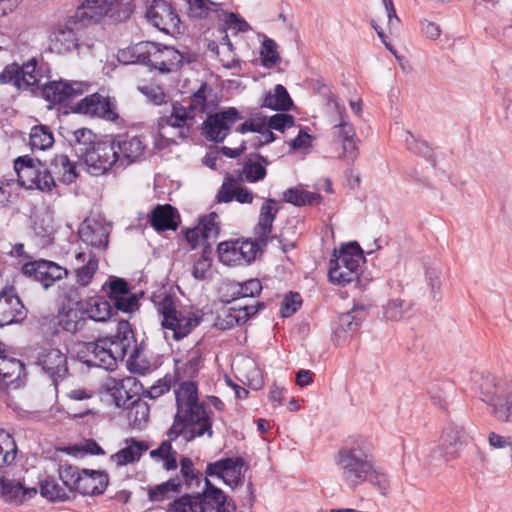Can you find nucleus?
I'll return each instance as SVG.
<instances>
[{
    "mask_svg": "<svg viewBox=\"0 0 512 512\" xmlns=\"http://www.w3.org/2000/svg\"><path fill=\"white\" fill-rule=\"evenodd\" d=\"M489 444L495 449H508L512 456V439L509 436H501L491 432L488 437Z\"/></svg>",
    "mask_w": 512,
    "mask_h": 512,
    "instance_id": "64",
    "label": "nucleus"
},
{
    "mask_svg": "<svg viewBox=\"0 0 512 512\" xmlns=\"http://www.w3.org/2000/svg\"><path fill=\"white\" fill-rule=\"evenodd\" d=\"M14 169L17 173L18 183L26 189L37 188L45 191L42 187L44 180V167L40 161H34L28 156L18 157L14 162Z\"/></svg>",
    "mask_w": 512,
    "mask_h": 512,
    "instance_id": "21",
    "label": "nucleus"
},
{
    "mask_svg": "<svg viewBox=\"0 0 512 512\" xmlns=\"http://www.w3.org/2000/svg\"><path fill=\"white\" fill-rule=\"evenodd\" d=\"M278 211L279 207L277 202L272 198L266 199L260 207L258 222L254 228L258 243L263 245L267 244Z\"/></svg>",
    "mask_w": 512,
    "mask_h": 512,
    "instance_id": "30",
    "label": "nucleus"
},
{
    "mask_svg": "<svg viewBox=\"0 0 512 512\" xmlns=\"http://www.w3.org/2000/svg\"><path fill=\"white\" fill-rule=\"evenodd\" d=\"M238 131L242 134L247 132L258 133L257 142L255 143V145L258 146L267 145L275 140V135L266 125L265 119H251L246 121L239 126Z\"/></svg>",
    "mask_w": 512,
    "mask_h": 512,
    "instance_id": "39",
    "label": "nucleus"
},
{
    "mask_svg": "<svg viewBox=\"0 0 512 512\" xmlns=\"http://www.w3.org/2000/svg\"><path fill=\"white\" fill-rule=\"evenodd\" d=\"M54 137L50 129L44 125L34 126L30 132L29 144L31 149L44 151L52 147Z\"/></svg>",
    "mask_w": 512,
    "mask_h": 512,
    "instance_id": "42",
    "label": "nucleus"
},
{
    "mask_svg": "<svg viewBox=\"0 0 512 512\" xmlns=\"http://www.w3.org/2000/svg\"><path fill=\"white\" fill-rule=\"evenodd\" d=\"M226 28L236 32H246L250 29L249 24L239 15L228 13L225 19Z\"/></svg>",
    "mask_w": 512,
    "mask_h": 512,
    "instance_id": "62",
    "label": "nucleus"
},
{
    "mask_svg": "<svg viewBox=\"0 0 512 512\" xmlns=\"http://www.w3.org/2000/svg\"><path fill=\"white\" fill-rule=\"evenodd\" d=\"M75 261V282L80 287H87L98 271L99 259L92 251H80L75 254Z\"/></svg>",
    "mask_w": 512,
    "mask_h": 512,
    "instance_id": "28",
    "label": "nucleus"
},
{
    "mask_svg": "<svg viewBox=\"0 0 512 512\" xmlns=\"http://www.w3.org/2000/svg\"><path fill=\"white\" fill-rule=\"evenodd\" d=\"M147 19L160 31L172 34L179 30L180 18L171 4L154 0L146 12Z\"/></svg>",
    "mask_w": 512,
    "mask_h": 512,
    "instance_id": "17",
    "label": "nucleus"
},
{
    "mask_svg": "<svg viewBox=\"0 0 512 512\" xmlns=\"http://www.w3.org/2000/svg\"><path fill=\"white\" fill-rule=\"evenodd\" d=\"M405 143L411 152L421 155L423 157H429L431 154V149L429 146L416 137H414L409 131L405 132Z\"/></svg>",
    "mask_w": 512,
    "mask_h": 512,
    "instance_id": "57",
    "label": "nucleus"
},
{
    "mask_svg": "<svg viewBox=\"0 0 512 512\" xmlns=\"http://www.w3.org/2000/svg\"><path fill=\"white\" fill-rule=\"evenodd\" d=\"M77 176L76 165L70 161L67 155L58 154L51 159L48 167H44L42 187L45 192H50L57 186V182L70 184Z\"/></svg>",
    "mask_w": 512,
    "mask_h": 512,
    "instance_id": "14",
    "label": "nucleus"
},
{
    "mask_svg": "<svg viewBox=\"0 0 512 512\" xmlns=\"http://www.w3.org/2000/svg\"><path fill=\"white\" fill-rule=\"evenodd\" d=\"M220 232L219 216L215 212L203 216L198 225L186 232V240L192 248L202 247L210 250L211 244L216 240Z\"/></svg>",
    "mask_w": 512,
    "mask_h": 512,
    "instance_id": "16",
    "label": "nucleus"
},
{
    "mask_svg": "<svg viewBox=\"0 0 512 512\" xmlns=\"http://www.w3.org/2000/svg\"><path fill=\"white\" fill-rule=\"evenodd\" d=\"M117 407H126L139 400V384L135 377L111 379L107 384Z\"/></svg>",
    "mask_w": 512,
    "mask_h": 512,
    "instance_id": "26",
    "label": "nucleus"
},
{
    "mask_svg": "<svg viewBox=\"0 0 512 512\" xmlns=\"http://www.w3.org/2000/svg\"><path fill=\"white\" fill-rule=\"evenodd\" d=\"M37 363L52 378L54 383L64 379L68 373L67 356L58 348L43 349L38 354Z\"/></svg>",
    "mask_w": 512,
    "mask_h": 512,
    "instance_id": "23",
    "label": "nucleus"
},
{
    "mask_svg": "<svg viewBox=\"0 0 512 512\" xmlns=\"http://www.w3.org/2000/svg\"><path fill=\"white\" fill-rule=\"evenodd\" d=\"M132 330L127 321H120L118 333L114 338H101L95 342L84 343L78 350V359L87 367L113 369L118 360L126 355L134 359L138 355L136 347L131 346Z\"/></svg>",
    "mask_w": 512,
    "mask_h": 512,
    "instance_id": "5",
    "label": "nucleus"
},
{
    "mask_svg": "<svg viewBox=\"0 0 512 512\" xmlns=\"http://www.w3.org/2000/svg\"><path fill=\"white\" fill-rule=\"evenodd\" d=\"M17 454V445L10 433L0 429V467L11 464Z\"/></svg>",
    "mask_w": 512,
    "mask_h": 512,
    "instance_id": "45",
    "label": "nucleus"
},
{
    "mask_svg": "<svg viewBox=\"0 0 512 512\" xmlns=\"http://www.w3.org/2000/svg\"><path fill=\"white\" fill-rule=\"evenodd\" d=\"M188 14L194 18H204L211 10H218L219 3L211 0H185Z\"/></svg>",
    "mask_w": 512,
    "mask_h": 512,
    "instance_id": "52",
    "label": "nucleus"
},
{
    "mask_svg": "<svg viewBox=\"0 0 512 512\" xmlns=\"http://www.w3.org/2000/svg\"><path fill=\"white\" fill-rule=\"evenodd\" d=\"M40 493L50 501H63L68 498L66 490L54 479H46L41 483Z\"/></svg>",
    "mask_w": 512,
    "mask_h": 512,
    "instance_id": "51",
    "label": "nucleus"
},
{
    "mask_svg": "<svg viewBox=\"0 0 512 512\" xmlns=\"http://www.w3.org/2000/svg\"><path fill=\"white\" fill-rule=\"evenodd\" d=\"M294 124L293 116L289 114L279 113L268 119L266 125L270 129L283 131L285 128L291 127Z\"/></svg>",
    "mask_w": 512,
    "mask_h": 512,
    "instance_id": "60",
    "label": "nucleus"
},
{
    "mask_svg": "<svg viewBox=\"0 0 512 512\" xmlns=\"http://www.w3.org/2000/svg\"><path fill=\"white\" fill-rule=\"evenodd\" d=\"M264 308V304L258 302L256 305L231 306L225 312L222 324L223 328H231L235 325L244 324L250 317L255 315L260 309Z\"/></svg>",
    "mask_w": 512,
    "mask_h": 512,
    "instance_id": "37",
    "label": "nucleus"
},
{
    "mask_svg": "<svg viewBox=\"0 0 512 512\" xmlns=\"http://www.w3.org/2000/svg\"><path fill=\"white\" fill-rule=\"evenodd\" d=\"M14 179L0 180V206H5L11 202L13 197V188L16 186Z\"/></svg>",
    "mask_w": 512,
    "mask_h": 512,
    "instance_id": "63",
    "label": "nucleus"
},
{
    "mask_svg": "<svg viewBox=\"0 0 512 512\" xmlns=\"http://www.w3.org/2000/svg\"><path fill=\"white\" fill-rule=\"evenodd\" d=\"M211 267V259L208 255V250H203L202 256L195 262L192 270V275L198 280L206 277V273Z\"/></svg>",
    "mask_w": 512,
    "mask_h": 512,
    "instance_id": "59",
    "label": "nucleus"
},
{
    "mask_svg": "<svg viewBox=\"0 0 512 512\" xmlns=\"http://www.w3.org/2000/svg\"><path fill=\"white\" fill-rule=\"evenodd\" d=\"M26 309L12 287L0 293V327L19 323L26 317Z\"/></svg>",
    "mask_w": 512,
    "mask_h": 512,
    "instance_id": "22",
    "label": "nucleus"
},
{
    "mask_svg": "<svg viewBox=\"0 0 512 512\" xmlns=\"http://www.w3.org/2000/svg\"><path fill=\"white\" fill-rule=\"evenodd\" d=\"M36 494L35 488H26L20 481L0 477V497L5 503L19 506Z\"/></svg>",
    "mask_w": 512,
    "mask_h": 512,
    "instance_id": "29",
    "label": "nucleus"
},
{
    "mask_svg": "<svg viewBox=\"0 0 512 512\" xmlns=\"http://www.w3.org/2000/svg\"><path fill=\"white\" fill-rule=\"evenodd\" d=\"M242 118L234 107L210 115L203 123V134L209 141L222 142L229 134L231 127Z\"/></svg>",
    "mask_w": 512,
    "mask_h": 512,
    "instance_id": "15",
    "label": "nucleus"
},
{
    "mask_svg": "<svg viewBox=\"0 0 512 512\" xmlns=\"http://www.w3.org/2000/svg\"><path fill=\"white\" fill-rule=\"evenodd\" d=\"M364 309L354 306L350 311L339 316L332 335L335 345H343L349 338L358 332L361 326Z\"/></svg>",
    "mask_w": 512,
    "mask_h": 512,
    "instance_id": "25",
    "label": "nucleus"
},
{
    "mask_svg": "<svg viewBox=\"0 0 512 512\" xmlns=\"http://www.w3.org/2000/svg\"><path fill=\"white\" fill-rule=\"evenodd\" d=\"M74 111L108 121H115L118 118L115 104L109 98L103 97L99 93H93L84 97L76 104Z\"/></svg>",
    "mask_w": 512,
    "mask_h": 512,
    "instance_id": "18",
    "label": "nucleus"
},
{
    "mask_svg": "<svg viewBox=\"0 0 512 512\" xmlns=\"http://www.w3.org/2000/svg\"><path fill=\"white\" fill-rule=\"evenodd\" d=\"M124 443L125 446L112 455V460H114L118 466L138 461L142 454L149 449V445L145 441L135 438H127Z\"/></svg>",
    "mask_w": 512,
    "mask_h": 512,
    "instance_id": "34",
    "label": "nucleus"
},
{
    "mask_svg": "<svg viewBox=\"0 0 512 512\" xmlns=\"http://www.w3.org/2000/svg\"><path fill=\"white\" fill-rule=\"evenodd\" d=\"M108 485V476L104 472L83 469L74 481V490L82 495H100Z\"/></svg>",
    "mask_w": 512,
    "mask_h": 512,
    "instance_id": "27",
    "label": "nucleus"
},
{
    "mask_svg": "<svg viewBox=\"0 0 512 512\" xmlns=\"http://www.w3.org/2000/svg\"><path fill=\"white\" fill-rule=\"evenodd\" d=\"M140 90L147 99L155 105H160L165 102V93L162 88L157 85L144 86Z\"/></svg>",
    "mask_w": 512,
    "mask_h": 512,
    "instance_id": "61",
    "label": "nucleus"
},
{
    "mask_svg": "<svg viewBox=\"0 0 512 512\" xmlns=\"http://www.w3.org/2000/svg\"><path fill=\"white\" fill-rule=\"evenodd\" d=\"M78 234L86 245L106 249L109 243L110 227L101 220L85 219L79 227Z\"/></svg>",
    "mask_w": 512,
    "mask_h": 512,
    "instance_id": "24",
    "label": "nucleus"
},
{
    "mask_svg": "<svg viewBox=\"0 0 512 512\" xmlns=\"http://www.w3.org/2000/svg\"><path fill=\"white\" fill-rule=\"evenodd\" d=\"M43 77L37 60L31 58L21 66L17 63L7 65L0 73V83L12 84L18 90L34 91L40 88L45 100L54 104L81 95L89 87L86 82L62 79L42 84Z\"/></svg>",
    "mask_w": 512,
    "mask_h": 512,
    "instance_id": "4",
    "label": "nucleus"
},
{
    "mask_svg": "<svg viewBox=\"0 0 512 512\" xmlns=\"http://www.w3.org/2000/svg\"><path fill=\"white\" fill-rule=\"evenodd\" d=\"M69 398L68 413L74 418H83L95 414V394L92 391L77 388L67 394Z\"/></svg>",
    "mask_w": 512,
    "mask_h": 512,
    "instance_id": "32",
    "label": "nucleus"
},
{
    "mask_svg": "<svg viewBox=\"0 0 512 512\" xmlns=\"http://www.w3.org/2000/svg\"><path fill=\"white\" fill-rule=\"evenodd\" d=\"M181 487V479L179 477H174L162 484L150 488L148 495L151 501L160 502L169 499L173 493L179 492Z\"/></svg>",
    "mask_w": 512,
    "mask_h": 512,
    "instance_id": "43",
    "label": "nucleus"
},
{
    "mask_svg": "<svg viewBox=\"0 0 512 512\" xmlns=\"http://www.w3.org/2000/svg\"><path fill=\"white\" fill-rule=\"evenodd\" d=\"M23 372L24 365L20 360L6 355L0 357V389L13 384L18 387Z\"/></svg>",
    "mask_w": 512,
    "mask_h": 512,
    "instance_id": "33",
    "label": "nucleus"
},
{
    "mask_svg": "<svg viewBox=\"0 0 512 512\" xmlns=\"http://www.w3.org/2000/svg\"><path fill=\"white\" fill-rule=\"evenodd\" d=\"M131 52V62L150 65L162 73L177 71L185 61L190 62L189 57L174 47L155 42H139L132 46Z\"/></svg>",
    "mask_w": 512,
    "mask_h": 512,
    "instance_id": "7",
    "label": "nucleus"
},
{
    "mask_svg": "<svg viewBox=\"0 0 512 512\" xmlns=\"http://www.w3.org/2000/svg\"><path fill=\"white\" fill-rule=\"evenodd\" d=\"M337 475L345 487L356 489L369 482L382 494L390 487L389 477L377 470L370 444L364 439H356L341 447L336 456Z\"/></svg>",
    "mask_w": 512,
    "mask_h": 512,
    "instance_id": "3",
    "label": "nucleus"
},
{
    "mask_svg": "<svg viewBox=\"0 0 512 512\" xmlns=\"http://www.w3.org/2000/svg\"><path fill=\"white\" fill-rule=\"evenodd\" d=\"M80 309L89 319L96 322H105L112 316L111 303L99 296L88 298Z\"/></svg>",
    "mask_w": 512,
    "mask_h": 512,
    "instance_id": "36",
    "label": "nucleus"
},
{
    "mask_svg": "<svg viewBox=\"0 0 512 512\" xmlns=\"http://www.w3.org/2000/svg\"><path fill=\"white\" fill-rule=\"evenodd\" d=\"M112 144L115 145L118 166L123 168L139 161L145 150V144L137 135H118Z\"/></svg>",
    "mask_w": 512,
    "mask_h": 512,
    "instance_id": "20",
    "label": "nucleus"
},
{
    "mask_svg": "<svg viewBox=\"0 0 512 512\" xmlns=\"http://www.w3.org/2000/svg\"><path fill=\"white\" fill-rule=\"evenodd\" d=\"M177 412L172 426L167 431L168 439L150 451V457L167 470L178 467L177 451L172 442L182 437L190 442L205 434L212 437V421L203 404L199 402L197 386L193 382H183L175 392Z\"/></svg>",
    "mask_w": 512,
    "mask_h": 512,
    "instance_id": "1",
    "label": "nucleus"
},
{
    "mask_svg": "<svg viewBox=\"0 0 512 512\" xmlns=\"http://www.w3.org/2000/svg\"><path fill=\"white\" fill-rule=\"evenodd\" d=\"M269 163L270 162L261 155H257L255 160L249 159L245 162L242 169L245 179L250 183L264 179L267 174L266 166L269 165Z\"/></svg>",
    "mask_w": 512,
    "mask_h": 512,
    "instance_id": "41",
    "label": "nucleus"
},
{
    "mask_svg": "<svg viewBox=\"0 0 512 512\" xmlns=\"http://www.w3.org/2000/svg\"><path fill=\"white\" fill-rule=\"evenodd\" d=\"M286 202L296 206L312 205L319 203L321 196L317 193L305 191L298 188H289L283 193Z\"/></svg>",
    "mask_w": 512,
    "mask_h": 512,
    "instance_id": "44",
    "label": "nucleus"
},
{
    "mask_svg": "<svg viewBox=\"0 0 512 512\" xmlns=\"http://www.w3.org/2000/svg\"><path fill=\"white\" fill-rule=\"evenodd\" d=\"M114 307L125 313H132L138 307V299L135 294L127 293L111 299Z\"/></svg>",
    "mask_w": 512,
    "mask_h": 512,
    "instance_id": "55",
    "label": "nucleus"
},
{
    "mask_svg": "<svg viewBox=\"0 0 512 512\" xmlns=\"http://www.w3.org/2000/svg\"><path fill=\"white\" fill-rule=\"evenodd\" d=\"M329 103L333 106L339 119V122L334 125L335 135L342 147V153L339 157L348 164H352L358 157V139L355 128L348 119L345 106L339 103L336 97H331Z\"/></svg>",
    "mask_w": 512,
    "mask_h": 512,
    "instance_id": "11",
    "label": "nucleus"
},
{
    "mask_svg": "<svg viewBox=\"0 0 512 512\" xmlns=\"http://www.w3.org/2000/svg\"><path fill=\"white\" fill-rule=\"evenodd\" d=\"M262 290L261 282L258 279H250L245 281L244 283H232L229 286V291L231 292V296H240L244 298H252L257 295Z\"/></svg>",
    "mask_w": 512,
    "mask_h": 512,
    "instance_id": "48",
    "label": "nucleus"
},
{
    "mask_svg": "<svg viewBox=\"0 0 512 512\" xmlns=\"http://www.w3.org/2000/svg\"><path fill=\"white\" fill-rule=\"evenodd\" d=\"M115 4V0H85L73 15L52 28L49 34L50 51L65 55L74 51L79 53L83 47L91 49L94 43L91 39H84V28L108 15Z\"/></svg>",
    "mask_w": 512,
    "mask_h": 512,
    "instance_id": "2",
    "label": "nucleus"
},
{
    "mask_svg": "<svg viewBox=\"0 0 512 512\" xmlns=\"http://www.w3.org/2000/svg\"><path fill=\"white\" fill-rule=\"evenodd\" d=\"M466 438V432L462 426L451 424L443 430L439 447L446 461L458 456V451L465 445Z\"/></svg>",
    "mask_w": 512,
    "mask_h": 512,
    "instance_id": "31",
    "label": "nucleus"
},
{
    "mask_svg": "<svg viewBox=\"0 0 512 512\" xmlns=\"http://www.w3.org/2000/svg\"><path fill=\"white\" fill-rule=\"evenodd\" d=\"M493 413L498 420L512 423V391L493 404Z\"/></svg>",
    "mask_w": 512,
    "mask_h": 512,
    "instance_id": "53",
    "label": "nucleus"
},
{
    "mask_svg": "<svg viewBox=\"0 0 512 512\" xmlns=\"http://www.w3.org/2000/svg\"><path fill=\"white\" fill-rule=\"evenodd\" d=\"M177 216V210L171 205H157L152 210L150 222L152 227L158 231L175 230Z\"/></svg>",
    "mask_w": 512,
    "mask_h": 512,
    "instance_id": "35",
    "label": "nucleus"
},
{
    "mask_svg": "<svg viewBox=\"0 0 512 512\" xmlns=\"http://www.w3.org/2000/svg\"><path fill=\"white\" fill-rule=\"evenodd\" d=\"M182 486L185 485L188 490L199 488L206 478H202V474L195 469L193 461L189 457L180 459V476Z\"/></svg>",
    "mask_w": 512,
    "mask_h": 512,
    "instance_id": "40",
    "label": "nucleus"
},
{
    "mask_svg": "<svg viewBox=\"0 0 512 512\" xmlns=\"http://www.w3.org/2000/svg\"><path fill=\"white\" fill-rule=\"evenodd\" d=\"M237 184L232 176L225 177L218 193L217 200L220 203H229L235 198Z\"/></svg>",
    "mask_w": 512,
    "mask_h": 512,
    "instance_id": "56",
    "label": "nucleus"
},
{
    "mask_svg": "<svg viewBox=\"0 0 512 512\" xmlns=\"http://www.w3.org/2000/svg\"><path fill=\"white\" fill-rule=\"evenodd\" d=\"M81 158L84 159L88 172L93 175H101L113 165H118L115 145L112 141L97 142L91 146L90 150H84V156Z\"/></svg>",
    "mask_w": 512,
    "mask_h": 512,
    "instance_id": "13",
    "label": "nucleus"
},
{
    "mask_svg": "<svg viewBox=\"0 0 512 512\" xmlns=\"http://www.w3.org/2000/svg\"><path fill=\"white\" fill-rule=\"evenodd\" d=\"M362 250L357 243L342 246L335 250L329 265V280L338 285H346L358 278Z\"/></svg>",
    "mask_w": 512,
    "mask_h": 512,
    "instance_id": "9",
    "label": "nucleus"
},
{
    "mask_svg": "<svg viewBox=\"0 0 512 512\" xmlns=\"http://www.w3.org/2000/svg\"><path fill=\"white\" fill-rule=\"evenodd\" d=\"M410 308L409 302L402 299H392L383 306V316L386 320L398 321Z\"/></svg>",
    "mask_w": 512,
    "mask_h": 512,
    "instance_id": "49",
    "label": "nucleus"
},
{
    "mask_svg": "<svg viewBox=\"0 0 512 512\" xmlns=\"http://www.w3.org/2000/svg\"><path fill=\"white\" fill-rule=\"evenodd\" d=\"M244 460L241 457L220 459L209 463L206 467V475L217 477L230 486L236 487L242 479Z\"/></svg>",
    "mask_w": 512,
    "mask_h": 512,
    "instance_id": "19",
    "label": "nucleus"
},
{
    "mask_svg": "<svg viewBox=\"0 0 512 512\" xmlns=\"http://www.w3.org/2000/svg\"><path fill=\"white\" fill-rule=\"evenodd\" d=\"M23 275L39 282L44 289L52 287L55 282L66 278L68 270L49 260H35L25 263L21 267Z\"/></svg>",
    "mask_w": 512,
    "mask_h": 512,
    "instance_id": "12",
    "label": "nucleus"
},
{
    "mask_svg": "<svg viewBox=\"0 0 512 512\" xmlns=\"http://www.w3.org/2000/svg\"><path fill=\"white\" fill-rule=\"evenodd\" d=\"M73 147L80 157L84 156V150H90L97 143L96 135L88 128H80L73 132Z\"/></svg>",
    "mask_w": 512,
    "mask_h": 512,
    "instance_id": "46",
    "label": "nucleus"
},
{
    "mask_svg": "<svg viewBox=\"0 0 512 512\" xmlns=\"http://www.w3.org/2000/svg\"><path fill=\"white\" fill-rule=\"evenodd\" d=\"M151 300L157 312L163 317L162 327L170 330L172 338L176 341L187 337L201 322V318L194 314L184 315L177 311L174 298L163 289L154 292Z\"/></svg>",
    "mask_w": 512,
    "mask_h": 512,
    "instance_id": "8",
    "label": "nucleus"
},
{
    "mask_svg": "<svg viewBox=\"0 0 512 512\" xmlns=\"http://www.w3.org/2000/svg\"><path fill=\"white\" fill-rule=\"evenodd\" d=\"M263 246V244L258 243L257 236H255V241H238V250L242 264H247L253 261L258 249Z\"/></svg>",
    "mask_w": 512,
    "mask_h": 512,
    "instance_id": "54",
    "label": "nucleus"
},
{
    "mask_svg": "<svg viewBox=\"0 0 512 512\" xmlns=\"http://www.w3.org/2000/svg\"><path fill=\"white\" fill-rule=\"evenodd\" d=\"M205 89L206 85L202 84L192 95L191 104L188 107H184L178 103L173 104L171 115L161 118L159 122V133L162 137H166L168 127L177 129V136L181 139L189 137L191 131L189 121L195 118V111L198 107L203 110L206 101Z\"/></svg>",
    "mask_w": 512,
    "mask_h": 512,
    "instance_id": "10",
    "label": "nucleus"
},
{
    "mask_svg": "<svg viewBox=\"0 0 512 512\" xmlns=\"http://www.w3.org/2000/svg\"><path fill=\"white\" fill-rule=\"evenodd\" d=\"M218 256L220 261L225 265H242L239 250L238 241H226L218 245L217 248Z\"/></svg>",
    "mask_w": 512,
    "mask_h": 512,
    "instance_id": "47",
    "label": "nucleus"
},
{
    "mask_svg": "<svg viewBox=\"0 0 512 512\" xmlns=\"http://www.w3.org/2000/svg\"><path fill=\"white\" fill-rule=\"evenodd\" d=\"M260 56L262 65L266 68H272L280 63L277 44L273 39L266 38L262 42Z\"/></svg>",
    "mask_w": 512,
    "mask_h": 512,
    "instance_id": "50",
    "label": "nucleus"
},
{
    "mask_svg": "<svg viewBox=\"0 0 512 512\" xmlns=\"http://www.w3.org/2000/svg\"><path fill=\"white\" fill-rule=\"evenodd\" d=\"M234 509L233 501L205 479L201 492H196L193 496L187 494L175 500L169 512H233Z\"/></svg>",
    "mask_w": 512,
    "mask_h": 512,
    "instance_id": "6",
    "label": "nucleus"
},
{
    "mask_svg": "<svg viewBox=\"0 0 512 512\" xmlns=\"http://www.w3.org/2000/svg\"><path fill=\"white\" fill-rule=\"evenodd\" d=\"M221 33L223 34L221 37L220 47L222 50H227L229 52V57L227 59L221 58L222 65L226 68H234L238 64V60L235 57V54L233 52V44L230 41L228 35L226 34L225 30H222Z\"/></svg>",
    "mask_w": 512,
    "mask_h": 512,
    "instance_id": "58",
    "label": "nucleus"
},
{
    "mask_svg": "<svg viewBox=\"0 0 512 512\" xmlns=\"http://www.w3.org/2000/svg\"><path fill=\"white\" fill-rule=\"evenodd\" d=\"M293 101L287 91V89L277 84L273 90L266 93L262 106L275 110V111H288L291 109Z\"/></svg>",
    "mask_w": 512,
    "mask_h": 512,
    "instance_id": "38",
    "label": "nucleus"
}]
</instances>
